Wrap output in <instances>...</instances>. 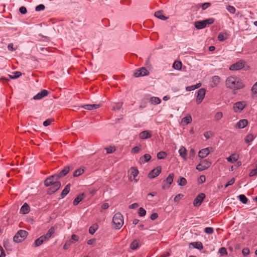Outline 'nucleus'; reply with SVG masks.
I'll use <instances>...</instances> for the list:
<instances>
[{
  "instance_id": "nucleus-1",
  "label": "nucleus",
  "mask_w": 257,
  "mask_h": 257,
  "mask_svg": "<svg viewBox=\"0 0 257 257\" xmlns=\"http://www.w3.org/2000/svg\"><path fill=\"white\" fill-rule=\"evenodd\" d=\"M225 85L227 88L233 90H238L244 87L242 81L234 76L228 77L225 81Z\"/></svg>"
},
{
  "instance_id": "nucleus-2",
  "label": "nucleus",
  "mask_w": 257,
  "mask_h": 257,
  "mask_svg": "<svg viewBox=\"0 0 257 257\" xmlns=\"http://www.w3.org/2000/svg\"><path fill=\"white\" fill-rule=\"evenodd\" d=\"M112 222L115 229H120L124 223L123 215L119 212L116 213L113 217Z\"/></svg>"
},
{
  "instance_id": "nucleus-3",
  "label": "nucleus",
  "mask_w": 257,
  "mask_h": 257,
  "mask_svg": "<svg viewBox=\"0 0 257 257\" xmlns=\"http://www.w3.org/2000/svg\"><path fill=\"white\" fill-rule=\"evenodd\" d=\"M28 232L24 230H20L14 236L13 240L15 242H21L27 237Z\"/></svg>"
},
{
  "instance_id": "nucleus-4",
  "label": "nucleus",
  "mask_w": 257,
  "mask_h": 257,
  "mask_svg": "<svg viewBox=\"0 0 257 257\" xmlns=\"http://www.w3.org/2000/svg\"><path fill=\"white\" fill-rule=\"evenodd\" d=\"M245 62L243 60H240L229 67V70L231 71L239 70L243 68L245 65Z\"/></svg>"
},
{
  "instance_id": "nucleus-5",
  "label": "nucleus",
  "mask_w": 257,
  "mask_h": 257,
  "mask_svg": "<svg viewBox=\"0 0 257 257\" xmlns=\"http://www.w3.org/2000/svg\"><path fill=\"white\" fill-rule=\"evenodd\" d=\"M211 165V163L207 160H203L196 166V169L199 171L205 170Z\"/></svg>"
},
{
  "instance_id": "nucleus-6",
  "label": "nucleus",
  "mask_w": 257,
  "mask_h": 257,
  "mask_svg": "<svg viewBox=\"0 0 257 257\" xmlns=\"http://www.w3.org/2000/svg\"><path fill=\"white\" fill-rule=\"evenodd\" d=\"M174 174H169L166 179L162 183V188L164 190L169 188L170 185L173 181Z\"/></svg>"
},
{
  "instance_id": "nucleus-7",
  "label": "nucleus",
  "mask_w": 257,
  "mask_h": 257,
  "mask_svg": "<svg viewBox=\"0 0 257 257\" xmlns=\"http://www.w3.org/2000/svg\"><path fill=\"white\" fill-rule=\"evenodd\" d=\"M246 105L245 101H238L235 102L233 106V109L235 112H240Z\"/></svg>"
},
{
  "instance_id": "nucleus-8",
  "label": "nucleus",
  "mask_w": 257,
  "mask_h": 257,
  "mask_svg": "<svg viewBox=\"0 0 257 257\" xmlns=\"http://www.w3.org/2000/svg\"><path fill=\"white\" fill-rule=\"evenodd\" d=\"M59 179L56 175H54L47 178L44 181V184L46 186L48 187L50 185L54 184L55 182H59Z\"/></svg>"
},
{
  "instance_id": "nucleus-9",
  "label": "nucleus",
  "mask_w": 257,
  "mask_h": 257,
  "mask_svg": "<svg viewBox=\"0 0 257 257\" xmlns=\"http://www.w3.org/2000/svg\"><path fill=\"white\" fill-rule=\"evenodd\" d=\"M206 93V90L204 88H201L198 90L196 97V102L200 104L203 100Z\"/></svg>"
},
{
  "instance_id": "nucleus-10",
  "label": "nucleus",
  "mask_w": 257,
  "mask_h": 257,
  "mask_svg": "<svg viewBox=\"0 0 257 257\" xmlns=\"http://www.w3.org/2000/svg\"><path fill=\"white\" fill-rule=\"evenodd\" d=\"M162 168L160 166H157L156 168L153 169L148 174V177L150 178H154L158 176L161 172Z\"/></svg>"
},
{
  "instance_id": "nucleus-11",
  "label": "nucleus",
  "mask_w": 257,
  "mask_h": 257,
  "mask_svg": "<svg viewBox=\"0 0 257 257\" xmlns=\"http://www.w3.org/2000/svg\"><path fill=\"white\" fill-rule=\"evenodd\" d=\"M128 173L130 179H132V178L133 177L135 182L137 183L138 181V179H136L139 174L138 170L136 168L132 167L128 171Z\"/></svg>"
},
{
  "instance_id": "nucleus-12",
  "label": "nucleus",
  "mask_w": 257,
  "mask_h": 257,
  "mask_svg": "<svg viewBox=\"0 0 257 257\" xmlns=\"http://www.w3.org/2000/svg\"><path fill=\"white\" fill-rule=\"evenodd\" d=\"M205 195L204 193H200L197 197L194 199L193 204L195 206H200L203 202Z\"/></svg>"
},
{
  "instance_id": "nucleus-13",
  "label": "nucleus",
  "mask_w": 257,
  "mask_h": 257,
  "mask_svg": "<svg viewBox=\"0 0 257 257\" xmlns=\"http://www.w3.org/2000/svg\"><path fill=\"white\" fill-rule=\"evenodd\" d=\"M149 74V71L148 70L142 67L139 69H138L135 73L134 76L136 77H140V76H144Z\"/></svg>"
},
{
  "instance_id": "nucleus-14",
  "label": "nucleus",
  "mask_w": 257,
  "mask_h": 257,
  "mask_svg": "<svg viewBox=\"0 0 257 257\" xmlns=\"http://www.w3.org/2000/svg\"><path fill=\"white\" fill-rule=\"evenodd\" d=\"M51 187L48 189V193L52 194L57 191L61 187L60 182H55L54 184L50 185Z\"/></svg>"
},
{
  "instance_id": "nucleus-15",
  "label": "nucleus",
  "mask_w": 257,
  "mask_h": 257,
  "mask_svg": "<svg viewBox=\"0 0 257 257\" xmlns=\"http://www.w3.org/2000/svg\"><path fill=\"white\" fill-rule=\"evenodd\" d=\"M152 136V132L149 130L143 131L139 134V137L143 140L149 139Z\"/></svg>"
},
{
  "instance_id": "nucleus-16",
  "label": "nucleus",
  "mask_w": 257,
  "mask_h": 257,
  "mask_svg": "<svg viewBox=\"0 0 257 257\" xmlns=\"http://www.w3.org/2000/svg\"><path fill=\"white\" fill-rule=\"evenodd\" d=\"M48 94V91L46 90H43L41 92H39L37 95L34 96V99L35 100H40L43 97L46 96Z\"/></svg>"
},
{
  "instance_id": "nucleus-17",
  "label": "nucleus",
  "mask_w": 257,
  "mask_h": 257,
  "mask_svg": "<svg viewBox=\"0 0 257 257\" xmlns=\"http://www.w3.org/2000/svg\"><path fill=\"white\" fill-rule=\"evenodd\" d=\"M248 124L247 119H243L237 122L235 125V127L238 129L244 128Z\"/></svg>"
},
{
  "instance_id": "nucleus-18",
  "label": "nucleus",
  "mask_w": 257,
  "mask_h": 257,
  "mask_svg": "<svg viewBox=\"0 0 257 257\" xmlns=\"http://www.w3.org/2000/svg\"><path fill=\"white\" fill-rule=\"evenodd\" d=\"M55 228L54 227H51L47 233L42 235L45 240L47 241L51 237L52 235L55 233Z\"/></svg>"
},
{
  "instance_id": "nucleus-19",
  "label": "nucleus",
  "mask_w": 257,
  "mask_h": 257,
  "mask_svg": "<svg viewBox=\"0 0 257 257\" xmlns=\"http://www.w3.org/2000/svg\"><path fill=\"white\" fill-rule=\"evenodd\" d=\"M210 153L209 148H206L201 150L198 153V156L201 158H205Z\"/></svg>"
},
{
  "instance_id": "nucleus-20",
  "label": "nucleus",
  "mask_w": 257,
  "mask_h": 257,
  "mask_svg": "<svg viewBox=\"0 0 257 257\" xmlns=\"http://www.w3.org/2000/svg\"><path fill=\"white\" fill-rule=\"evenodd\" d=\"M220 78L218 76H214L211 78L210 86L211 87H216L220 83Z\"/></svg>"
},
{
  "instance_id": "nucleus-21",
  "label": "nucleus",
  "mask_w": 257,
  "mask_h": 257,
  "mask_svg": "<svg viewBox=\"0 0 257 257\" xmlns=\"http://www.w3.org/2000/svg\"><path fill=\"white\" fill-rule=\"evenodd\" d=\"M47 241L45 239L42 235L38 238H37L34 242V244L32 245L34 247H38L42 244L44 242Z\"/></svg>"
},
{
  "instance_id": "nucleus-22",
  "label": "nucleus",
  "mask_w": 257,
  "mask_h": 257,
  "mask_svg": "<svg viewBox=\"0 0 257 257\" xmlns=\"http://www.w3.org/2000/svg\"><path fill=\"white\" fill-rule=\"evenodd\" d=\"M179 153L180 156L184 160L187 159V150L184 147H181L179 150Z\"/></svg>"
},
{
  "instance_id": "nucleus-23",
  "label": "nucleus",
  "mask_w": 257,
  "mask_h": 257,
  "mask_svg": "<svg viewBox=\"0 0 257 257\" xmlns=\"http://www.w3.org/2000/svg\"><path fill=\"white\" fill-rule=\"evenodd\" d=\"M100 107L99 104H85L82 106V107L89 110L95 109Z\"/></svg>"
},
{
  "instance_id": "nucleus-24",
  "label": "nucleus",
  "mask_w": 257,
  "mask_h": 257,
  "mask_svg": "<svg viewBox=\"0 0 257 257\" xmlns=\"http://www.w3.org/2000/svg\"><path fill=\"white\" fill-rule=\"evenodd\" d=\"M194 25L195 28L198 30L202 29L206 27L205 24L204 23L203 20L195 22Z\"/></svg>"
},
{
  "instance_id": "nucleus-25",
  "label": "nucleus",
  "mask_w": 257,
  "mask_h": 257,
  "mask_svg": "<svg viewBox=\"0 0 257 257\" xmlns=\"http://www.w3.org/2000/svg\"><path fill=\"white\" fill-rule=\"evenodd\" d=\"M239 158L238 155L236 154H232L226 158L227 160L231 163L235 162Z\"/></svg>"
},
{
  "instance_id": "nucleus-26",
  "label": "nucleus",
  "mask_w": 257,
  "mask_h": 257,
  "mask_svg": "<svg viewBox=\"0 0 257 257\" xmlns=\"http://www.w3.org/2000/svg\"><path fill=\"white\" fill-rule=\"evenodd\" d=\"M30 211V206L29 205L25 203L21 207L20 212L23 214H27Z\"/></svg>"
},
{
  "instance_id": "nucleus-27",
  "label": "nucleus",
  "mask_w": 257,
  "mask_h": 257,
  "mask_svg": "<svg viewBox=\"0 0 257 257\" xmlns=\"http://www.w3.org/2000/svg\"><path fill=\"white\" fill-rule=\"evenodd\" d=\"M69 167H65L58 174H56L58 179L65 176L69 171Z\"/></svg>"
},
{
  "instance_id": "nucleus-28",
  "label": "nucleus",
  "mask_w": 257,
  "mask_h": 257,
  "mask_svg": "<svg viewBox=\"0 0 257 257\" xmlns=\"http://www.w3.org/2000/svg\"><path fill=\"white\" fill-rule=\"evenodd\" d=\"M192 120V117L190 115H188L184 117H183L181 120V123L183 125H187L189 123H190Z\"/></svg>"
},
{
  "instance_id": "nucleus-29",
  "label": "nucleus",
  "mask_w": 257,
  "mask_h": 257,
  "mask_svg": "<svg viewBox=\"0 0 257 257\" xmlns=\"http://www.w3.org/2000/svg\"><path fill=\"white\" fill-rule=\"evenodd\" d=\"M70 184H67L64 188V189L63 190L61 196L62 198H64L69 192L70 190Z\"/></svg>"
},
{
  "instance_id": "nucleus-30",
  "label": "nucleus",
  "mask_w": 257,
  "mask_h": 257,
  "mask_svg": "<svg viewBox=\"0 0 257 257\" xmlns=\"http://www.w3.org/2000/svg\"><path fill=\"white\" fill-rule=\"evenodd\" d=\"M84 198V195L83 193L79 194L77 197L75 198L73 201L74 205H77L80 202H81Z\"/></svg>"
},
{
  "instance_id": "nucleus-31",
  "label": "nucleus",
  "mask_w": 257,
  "mask_h": 257,
  "mask_svg": "<svg viewBox=\"0 0 257 257\" xmlns=\"http://www.w3.org/2000/svg\"><path fill=\"white\" fill-rule=\"evenodd\" d=\"M150 101L151 104L156 105L160 104L161 102V100L158 97L153 96L150 98Z\"/></svg>"
},
{
  "instance_id": "nucleus-32",
  "label": "nucleus",
  "mask_w": 257,
  "mask_h": 257,
  "mask_svg": "<svg viewBox=\"0 0 257 257\" xmlns=\"http://www.w3.org/2000/svg\"><path fill=\"white\" fill-rule=\"evenodd\" d=\"M139 240L135 239L131 244L130 247L133 250L136 249L139 246Z\"/></svg>"
},
{
  "instance_id": "nucleus-33",
  "label": "nucleus",
  "mask_w": 257,
  "mask_h": 257,
  "mask_svg": "<svg viewBox=\"0 0 257 257\" xmlns=\"http://www.w3.org/2000/svg\"><path fill=\"white\" fill-rule=\"evenodd\" d=\"M191 245L196 248L198 249H202L203 248V245L201 242H193L191 243Z\"/></svg>"
},
{
  "instance_id": "nucleus-34",
  "label": "nucleus",
  "mask_w": 257,
  "mask_h": 257,
  "mask_svg": "<svg viewBox=\"0 0 257 257\" xmlns=\"http://www.w3.org/2000/svg\"><path fill=\"white\" fill-rule=\"evenodd\" d=\"M228 35L226 33H219L218 35L217 39L220 41H223L227 39Z\"/></svg>"
},
{
  "instance_id": "nucleus-35",
  "label": "nucleus",
  "mask_w": 257,
  "mask_h": 257,
  "mask_svg": "<svg viewBox=\"0 0 257 257\" xmlns=\"http://www.w3.org/2000/svg\"><path fill=\"white\" fill-rule=\"evenodd\" d=\"M155 16L157 18H159L161 20H165L167 19V18L164 16L162 13L160 11H158V12H156L155 13Z\"/></svg>"
},
{
  "instance_id": "nucleus-36",
  "label": "nucleus",
  "mask_w": 257,
  "mask_h": 257,
  "mask_svg": "<svg viewBox=\"0 0 257 257\" xmlns=\"http://www.w3.org/2000/svg\"><path fill=\"white\" fill-rule=\"evenodd\" d=\"M173 67L175 69L180 70L182 67V63L179 61H176L173 65Z\"/></svg>"
},
{
  "instance_id": "nucleus-37",
  "label": "nucleus",
  "mask_w": 257,
  "mask_h": 257,
  "mask_svg": "<svg viewBox=\"0 0 257 257\" xmlns=\"http://www.w3.org/2000/svg\"><path fill=\"white\" fill-rule=\"evenodd\" d=\"M84 169L83 168H79L76 170L73 173L74 177H78L84 173Z\"/></svg>"
},
{
  "instance_id": "nucleus-38",
  "label": "nucleus",
  "mask_w": 257,
  "mask_h": 257,
  "mask_svg": "<svg viewBox=\"0 0 257 257\" xmlns=\"http://www.w3.org/2000/svg\"><path fill=\"white\" fill-rule=\"evenodd\" d=\"M151 159V155L148 154H145L142 157L140 158V159L142 160L144 163L148 162Z\"/></svg>"
},
{
  "instance_id": "nucleus-39",
  "label": "nucleus",
  "mask_w": 257,
  "mask_h": 257,
  "mask_svg": "<svg viewBox=\"0 0 257 257\" xmlns=\"http://www.w3.org/2000/svg\"><path fill=\"white\" fill-rule=\"evenodd\" d=\"M254 139V137L252 134H248L245 138V142L246 143H249L251 142H252Z\"/></svg>"
},
{
  "instance_id": "nucleus-40",
  "label": "nucleus",
  "mask_w": 257,
  "mask_h": 257,
  "mask_svg": "<svg viewBox=\"0 0 257 257\" xmlns=\"http://www.w3.org/2000/svg\"><path fill=\"white\" fill-rule=\"evenodd\" d=\"M97 228H98L97 225L94 224L89 227V232L91 234H93L95 232V231L97 230Z\"/></svg>"
},
{
  "instance_id": "nucleus-41",
  "label": "nucleus",
  "mask_w": 257,
  "mask_h": 257,
  "mask_svg": "<svg viewBox=\"0 0 257 257\" xmlns=\"http://www.w3.org/2000/svg\"><path fill=\"white\" fill-rule=\"evenodd\" d=\"M203 21L205 24V27H206L207 25L212 24L214 22L215 19L214 18H211L208 19L204 20H203Z\"/></svg>"
},
{
  "instance_id": "nucleus-42",
  "label": "nucleus",
  "mask_w": 257,
  "mask_h": 257,
  "mask_svg": "<svg viewBox=\"0 0 257 257\" xmlns=\"http://www.w3.org/2000/svg\"><path fill=\"white\" fill-rule=\"evenodd\" d=\"M178 185L181 186H183L186 185L187 180L184 177H180V180L178 181Z\"/></svg>"
},
{
  "instance_id": "nucleus-43",
  "label": "nucleus",
  "mask_w": 257,
  "mask_h": 257,
  "mask_svg": "<svg viewBox=\"0 0 257 257\" xmlns=\"http://www.w3.org/2000/svg\"><path fill=\"white\" fill-rule=\"evenodd\" d=\"M239 200L243 204H246L247 202L248 199L244 195H240L239 196Z\"/></svg>"
},
{
  "instance_id": "nucleus-44",
  "label": "nucleus",
  "mask_w": 257,
  "mask_h": 257,
  "mask_svg": "<svg viewBox=\"0 0 257 257\" xmlns=\"http://www.w3.org/2000/svg\"><path fill=\"white\" fill-rule=\"evenodd\" d=\"M122 103L121 102H118V103H115L113 104V105L112 106V110H119L120 109V108L122 106Z\"/></svg>"
},
{
  "instance_id": "nucleus-45",
  "label": "nucleus",
  "mask_w": 257,
  "mask_h": 257,
  "mask_svg": "<svg viewBox=\"0 0 257 257\" xmlns=\"http://www.w3.org/2000/svg\"><path fill=\"white\" fill-rule=\"evenodd\" d=\"M167 154L165 152H160L157 154V158L159 159H163L166 158Z\"/></svg>"
},
{
  "instance_id": "nucleus-46",
  "label": "nucleus",
  "mask_w": 257,
  "mask_h": 257,
  "mask_svg": "<svg viewBox=\"0 0 257 257\" xmlns=\"http://www.w3.org/2000/svg\"><path fill=\"white\" fill-rule=\"evenodd\" d=\"M22 75L20 72L16 71L14 73L13 75H9V76L12 79H16Z\"/></svg>"
},
{
  "instance_id": "nucleus-47",
  "label": "nucleus",
  "mask_w": 257,
  "mask_h": 257,
  "mask_svg": "<svg viewBox=\"0 0 257 257\" xmlns=\"http://www.w3.org/2000/svg\"><path fill=\"white\" fill-rule=\"evenodd\" d=\"M226 9L230 14H235L236 12V9L233 6H228L226 7Z\"/></svg>"
},
{
  "instance_id": "nucleus-48",
  "label": "nucleus",
  "mask_w": 257,
  "mask_h": 257,
  "mask_svg": "<svg viewBox=\"0 0 257 257\" xmlns=\"http://www.w3.org/2000/svg\"><path fill=\"white\" fill-rule=\"evenodd\" d=\"M204 232L208 234H211L214 232V229L212 227H207L204 228Z\"/></svg>"
},
{
  "instance_id": "nucleus-49",
  "label": "nucleus",
  "mask_w": 257,
  "mask_h": 257,
  "mask_svg": "<svg viewBox=\"0 0 257 257\" xmlns=\"http://www.w3.org/2000/svg\"><path fill=\"white\" fill-rule=\"evenodd\" d=\"M195 155V152L194 149H191L189 152V158L193 159Z\"/></svg>"
},
{
  "instance_id": "nucleus-50",
  "label": "nucleus",
  "mask_w": 257,
  "mask_h": 257,
  "mask_svg": "<svg viewBox=\"0 0 257 257\" xmlns=\"http://www.w3.org/2000/svg\"><path fill=\"white\" fill-rule=\"evenodd\" d=\"M219 252L221 255H227V251L226 250V249L225 247H221L219 249Z\"/></svg>"
},
{
  "instance_id": "nucleus-51",
  "label": "nucleus",
  "mask_w": 257,
  "mask_h": 257,
  "mask_svg": "<svg viewBox=\"0 0 257 257\" xmlns=\"http://www.w3.org/2000/svg\"><path fill=\"white\" fill-rule=\"evenodd\" d=\"M223 116V114L221 112H217L214 116L215 119L218 120L220 119Z\"/></svg>"
},
{
  "instance_id": "nucleus-52",
  "label": "nucleus",
  "mask_w": 257,
  "mask_h": 257,
  "mask_svg": "<svg viewBox=\"0 0 257 257\" xmlns=\"http://www.w3.org/2000/svg\"><path fill=\"white\" fill-rule=\"evenodd\" d=\"M146 214V211L143 208L140 207L139 210V214L140 216H144Z\"/></svg>"
},
{
  "instance_id": "nucleus-53",
  "label": "nucleus",
  "mask_w": 257,
  "mask_h": 257,
  "mask_svg": "<svg viewBox=\"0 0 257 257\" xmlns=\"http://www.w3.org/2000/svg\"><path fill=\"white\" fill-rule=\"evenodd\" d=\"M183 197V195H182V194H178L175 196V197H174V200L175 202H178L180 200V199H181V198Z\"/></svg>"
},
{
  "instance_id": "nucleus-54",
  "label": "nucleus",
  "mask_w": 257,
  "mask_h": 257,
  "mask_svg": "<svg viewBox=\"0 0 257 257\" xmlns=\"http://www.w3.org/2000/svg\"><path fill=\"white\" fill-rule=\"evenodd\" d=\"M242 253L244 256H246L249 253V249L248 247L243 248L242 250Z\"/></svg>"
},
{
  "instance_id": "nucleus-55",
  "label": "nucleus",
  "mask_w": 257,
  "mask_h": 257,
  "mask_svg": "<svg viewBox=\"0 0 257 257\" xmlns=\"http://www.w3.org/2000/svg\"><path fill=\"white\" fill-rule=\"evenodd\" d=\"M45 7L44 5L40 4L36 7L35 10L37 12L41 11L44 10L45 9Z\"/></svg>"
},
{
  "instance_id": "nucleus-56",
  "label": "nucleus",
  "mask_w": 257,
  "mask_h": 257,
  "mask_svg": "<svg viewBox=\"0 0 257 257\" xmlns=\"http://www.w3.org/2000/svg\"><path fill=\"white\" fill-rule=\"evenodd\" d=\"M105 150H106L107 154H110L114 152L115 151V149L112 147H109L108 148H106Z\"/></svg>"
},
{
  "instance_id": "nucleus-57",
  "label": "nucleus",
  "mask_w": 257,
  "mask_h": 257,
  "mask_svg": "<svg viewBox=\"0 0 257 257\" xmlns=\"http://www.w3.org/2000/svg\"><path fill=\"white\" fill-rule=\"evenodd\" d=\"M140 146H136L132 149L131 152L134 154L138 153L140 151Z\"/></svg>"
},
{
  "instance_id": "nucleus-58",
  "label": "nucleus",
  "mask_w": 257,
  "mask_h": 257,
  "mask_svg": "<svg viewBox=\"0 0 257 257\" xmlns=\"http://www.w3.org/2000/svg\"><path fill=\"white\" fill-rule=\"evenodd\" d=\"M73 242V241L69 240L67 241L63 246V248L65 250L68 249L71 245V243Z\"/></svg>"
},
{
  "instance_id": "nucleus-59",
  "label": "nucleus",
  "mask_w": 257,
  "mask_h": 257,
  "mask_svg": "<svg viewBox=\"0 0 257 257\" xmlns=\"http://www.w3.org/2000/svg\"><path fill=\"white\" fill-rule=\"evenodd\" d=\"M212 135L213 134L211 132H206L204 133V136L206 139H209Z\"/></svg>"
},
{
  "instance_id": "nucleus-60",
  "label": "nucleus",
  "mask_w": 257,
  "mask_h": 257,
  "mask_svg": "<svg viewBox=\"0 0 257 257\" xmlns=\"http://www.w3.org/2000/svg\"><path fill=\"white\" fill-rule=\"evenodd\" d=\"M53 121V119H48L44 121L43 125L45 126H47L49 125Z\"/></svg>"
},
{
  "instance_id": "nucleus-61",
  "label": "nucleus",
  "mask_w": 257,
  "mask_h": 257,
  "mask_svg": "<svg viewBox=\"0 0 257 257\" xmlns=\"http://www.w3.org/2000/svg\"><path fill=\"white\" fill-rule=\"evenodd\" d=\"M211 6V4L210 3H205L202 5V9L204 10L209 8Z\"/></svg>"
},
{
  "instance_id": "nucleus-62",
  "label": "nucleus",
  "mask_w": 257,
  "mask_h": 257,
  "mask_svg": "<svg viewBox=\"0 0 257 257\" xmlns=\"http://www.w3.org/2000/svg\"><path fill=\"white\" fill-rule=\"evenodd\" d=\"M251 91L253 94L257 93V82L252 86Z\"/></svg>"
},
{
  "instance_id": "nucleus-63",
  "label": "nucleus",
  "mask_w": 257,
  "mask_h": 257,
  "mask_svg": "<svg viewBox=\"0 0 257 257\" xmlns=\"http://www.w3.org/2000/svg\"><path fill=\"white\" fill-rule=\"evenodd\" d=\"M19 11L22 14H25L27 12L26 8L23 6L20 8Z\"/></svg>"
},
{
  "instance_id": "nucleus-64",
  "label": "nucleus",
  "mask_w": 257,
  "mask_h": 257,
  "mask_svg": "<svg viewBox=\"0 0 257 257\" xmlns=\"http://www.w3.org/2000/svg\"><path fill=\"white\" fill-rule=\"evenodd\" d=\"M234 182H235V179L234 178H232L231 179H230V180H229L227 182L226 184L225 185V187L226 188L228 186L232 185L234 183Z\"/></svg>"
}]
</instances>
